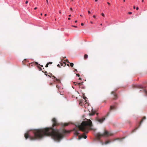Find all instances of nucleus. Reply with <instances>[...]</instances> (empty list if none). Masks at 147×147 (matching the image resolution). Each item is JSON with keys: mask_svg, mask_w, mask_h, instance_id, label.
Masks as SVG:
<instances>
[{"mask_svg": "<svg viewBox=\"0 0 147 147\" xmlns=\"http://www.w3.org/2000/svg\"><path fill=\"white\" fill-rule=\"evenodd\" d=\"M52 121L53 122L52 127L34 130L33 136H29L27 133L25 134L24 136L26 139L29 138L31 140H33L41 139L44 136H51L55 140H60L63 138L65 134L69 132L65 129H54L53 127L58 126L60 124L55 118L52 119Z\"/></svg>", "mask_w": 147, "mask_h": 147, "instance_id": "nucleus-1", "label": "nucleus"}, {"mask_svg": "<svg viewBox=\"0 0 147 147\" xmlns=\"http://www.w3.org/2000/svg\"><path fill=\"white\" fill-rule=\"evenodd\" d=\"M92 126V123L90 120H87L86 121L82 122L81 125H76L79 130L87 133L88 132V128Z\"/></svg>", "mask_w": 147, "mask_h": 147, "instance_id": "nucleus-2", "label": "nucleus"}, {"mask_svg": "<svg viewBox=\"0 0 147 147\" xmlns=\"http://www.w3.org/2000/svg\"><path fill=\"white\" fill-rule=\"evenodd\" d=\"M112 135V134L109 132L105 130L104 133L102 134H101L99 133H97L96 134V136L97 139L99 140L102 136L107 137L109 136H111Z\"/></svg>", "mask_w": 147, "mask_h": 147, "instance_id": "nucleus-3", "label": "nucleus"}, {"mask_svg": "<svg viewBox=\"0 0 147 147\" xmlns=\"http://www.w3.org/2000/svg\"><path fill=\"white\" fill-rule=\"evenodd\" d=\"M110 113V112H108L107 115L103 118L101 119H98V121L100 123H102L105 120V117L108 116Z\"/></svg>", "mask_w": 147, "mask_h": 147, "instance_id": "nucleus-4", "label": "nucleus"}, {"mask_svg": "<svg viewBox=\"0 0 147 147\" xmlns=\"http://www.w3.org/2000/svg\"><path fill=\"white\" fill-rule=\"evenodd\" d=\"M86 97L84 98V99H82L81 100H80V102L79 103V104L81 106H82L84 105V102H85L86 101V100L85 98Z\"/></svg>", "mask_w": 147, "mask_h": 147, "instance_id": "nucleus-5", "label": "nucleus"}, {"mask_svg": "<svg viewBox=\"0 0 147 147\" xmlns=\"http://www.w3.org/2000/svg\"><path fill=\"white\" fill-rule=\"evenodd\" d=\"M111 94L113 95L114 97L113 98V99L115 100L117 98V95L115 94V92L112 91L111 92Z\"/></svg>", "mask_w": 147, "mask_h": 147, "instance_id": "nucleus-6", "label": "nucleus"}, {"mask_svg": "<svg viewBox=\"0 0 147 147\" xmlns=\"http://www.w3.org/2000/svg\"><path fill=\"white\" fill-rule=\"evenodd\" d=\"M87 138V136L86 135H84V134L83 135H82L81 136H79L78 137V139L79 140L81 139L82 138H83L84 139H86Z\"/></svg>", "mask_w": 147, "mask_h": 147, "instance_id": "nucleus-7", "label": "nucleus"}, {"mask_svg": "<svg viewBox=\"0 0 147 147\" xmlns=\"http://www.w3.org/2000/svg\"><path fill=\"white\" fill-rule=\"evenodd\" d=\"M74 130L75 131L74 133L75 135L76 136H78L79 134L78 130H76L75 129H74Z\"/></svg>", "mask_w": 147, "mask_h": 147, "instance_id": "nucleus-8", "label": "nucleus"}, {"mask_svg": "<svg viewBox=\"0 0 147 147\" xmlns=\"http://www.w3.org/2000/svg\"><path fill=\"white\" fill-rule=\"evenodd\" d=\"M60 63L61 66H63L64 67L66 65V63L65 62Z\"/></svg>", "mask_w": 147, "mask_h": 147, "instance_id": "nucleus-9", "label": "nucleus"}, {"mask_svg": "<svg viewBox=\"0 0 147 147\" xmlns=\"http://www.w3.org/2000/svg\"><path fill=\"white\" fill-rule=\"evenodd\" d=\"M53 77L55 78V80L57 82H60V83H61L60 82H61V81H60V80L59 79H57V78H56L55 76H53Z\"/></svg>", "mask_w": 147, "mask_h": 147, "instance_id": "nucleus-10", "label": "nucleus"}, {"mask_svg": "<svg viewBox=\"0 0 147 147\" xmlns=\"http://www.w3.org/2000/svg\"><path fill=\"white\" fill-rule=\"evenodd\" d=\"M115 106H110V111H111L113 109H115Z\"/></svg>", "mask_w": 147, "mask_h": 147, "instance_id": "nucleus-11", "label": "nucleus"}, {"mask_svg": "<svg viewBox=\"0 0 147 147\" xmlns=\"http://www.w3.org/2000/svg\"><path fill=\"white\" fill-rule=\"evenodd\" d=\"M111 142V141L110 140H107L105 142V144H107Z\"/></svg>", "mask_w": 147, "mask_h": 147, "instance_id": "nucleus-12", "label": "nucleus"}, {"mask_svg": "<svg viewBox=\"0 0 147 147\" xmlns=\"http://www.w3.org/2000/svg\"><path fill=\"white\" fill-rule=\"evenodd\" d=\"M146 119V117H144L142 119V120L141 121H140V124H141L143 121L145 119Z\"/></svg>", "mask_w": 147, "mask_h": 147, "instance_id": "nucleus-13", "label": "nucleus"}, {"mask_svg": "<svg viewBox=\"0 0 147 147\" xmlns=\"http://www.w3.org/2000/svg\"><path fill=\"white\" fill-rule=\"evenodd\" d=\"M31 63L33 65H39L38 63L37 62H34L33 63Z\"/></svg>", "mask_w": 147, "mask_h": 147, "instance_id": "nucleus-14", "label": "nucleus"}, {"mask_svg": "<svg viewBox=\"0 0 147 147\" xmlns=\"http://www.w3.org/2000/svg\"><path fill=\"white\" fill-rule=\"evenodd\" d=\"M88 58V55L86 54H85L84 55V59H86Z\"/></svg>", "mask_w": 147, "mask_h": 147, "instance_id": "nucleus-15", "label": "nucleus"}, {"mask_svg": "<svg viewBox=\"0 0 147 147\" xmlns=\"http://www.w3.org/2000/svg\"><path fill=\"white\" fill-rule=\"evenodd\" d=\"M69 124V123H64L63 125L64 126H68Z\"/></svg>", "mask_w": 147, "mask_h": 147, "instance_id": "nucleus-16", "label": "nucleus"}, {"mask_svg": "<svg viewBox=\"0 0 147 147\" xmlns=\"http://www.w3.org/2000/svg\"><path fill=\"white\" fill-rule=\"evenodd\" d=\"M75 85H79V86H80L82 85V83H76V84H75Z\"/></svg>", "mask_w": 147, "mask_h": 147, "instance_id": "nucleus-17", "label": "nucleus"}, {"mask_svg": "<svg viewBox=\"0 0 147 147\" xmlns=\"http://www.w3.org/2000/svg\"><path fill=\"white\" fill-rule=\"evenodd\" d=\"M38 69L40 71L42 70V68L41 67H40L38 65Z\"/></svg>", "mask_w": 147, "mask_h": 147, "instance_id": "nucleus-18", "label": "nucleus"}, {"mask_svg": "<svg viewBox=\"0 0 147 147\" xmlns=\"http://www.w3.org/2000/svg\"><path fill=\"white\" fill-rule=\"evenodd\" d=\"M69 63L70 64V66L71 67H72L74 65L73 63Z\"/></svg>", "mask_w": 147, "mask_h": 147, "instance_id": "nucleus-19", "label": "nucleus"}, {"mask_svg": "<svg viewBox=\"0 0 147 147\" xmlns=\"http://www.w3.org/2000/svg\"><path fill=\"white\" fill-rule=\"evenodd\" d=\"M95 113V112H94L93 113L92 112L90 114V115H94Z\"/></svg>", "mask_w": 147, "mask_h": 147, "instance_id": "nucleus-20", "label": "nucleus"}, {"mask_svg": "<svg viewBox=\"0 0 147 147\" xmlns=\"http://www.w3.org/2000/svg\"><path fill=\"white\" fill-rule=\"evenodd\" d=\"M138 88H143V87L141 86H138V87H137Z\"/></svg>", "mask_w": 147, "mask_h": 147, "instance_id": "nucleus-21", "label": "nucleus"}, {"mask_svg": "<svg viewBox=\"0 0 147 147\" xmlns=\"http://www.w3.org/2000/svg\"><path fill=\"white\" fill-rule=\"evenodd\" d=\"M138 127H136V128L135 129H134V130H133V131H132V132H134L135 131L137 130V129H138Z\"/></svg>", "mask_w": 147, "mask_h": 147, "instance_id": "nucleus-22", "label": "nucleus"}, {"mask_svg": "<svg viewBox=\"0 0 147 147\" xmlns=\"http://www.w3.org/2000/svg\"><path fill=\"white\" fill-rule=\"evenodd\" d=\"M25 61H26L28 62V60H27V59H25L24 60V61H23V62H24Z\"/></svg>", "mask_w": 147, "mask_h": 147, "instance_id": "nucleus-23", "label": "nucleus"}, {"mask_svg": "<svg viewBox=\"0 0 147 147\" xmlns=\"http://www.w3.org/2000/svg\"><path fill=\"white\" fill-rule=\"evenodd\" d=\"M45 74V75H46V76H47V71H45V72H44Z\"/></svg>", "mask_w": 147, "mask_h": 147, "instance_id": "nucleus-24", "label": "nucleus"}, {"mask_svg": "<svg viewBox=\"0 0 147 147\" xmlns=\"http://www.w3.org/2000/svg\"><path fill=\"white\" fill-rule=\"evenodd\" d=\"M48 65H49V63H47L46 64V65H45V67H48Z\"/></svg>", "mask_w": 147, "mask_h": 147, "instance_id": "nucleus-25", "label": "nucleus"}, {"mask_svg": "<svg viewBox=\"0 0 147 147\" xmlns=\"http://www.w3.org/2000/svg\"><path fill=\"white\" fill-rule=\"evenodd\" d=\"M49 63V65L50 64H52V62H49V63Z\"/></svg>", "mask_w": 147, "mask_h": 147, "instance_id": "nucleus-26", "label": "nucleus"}, {"mask_svg": "<svg viewBox=\"0 0 147 147\" xmlns=\"http://www.w3.org/2000/svg\"><path fill=\"white\" fill-rule=\"evenodd\" d=\"M101 15L103 16V17L105 16V15L103 13H102L101 14Z\"/></svg>", "mask_w": 147, "mask_h": 147, "instance_id": "nucleus-27", "label": "nucleus"}, {"mask_svg": "<svg viewBox=\"0 0 147 147\" xmlns=\"http://www.w3.org/2000/svg\"><path fill=\"white\" fill-rule=\"evenodd\" d=\"M144 92L147 95V91L146 90H144Z\"/></svg>", "mask_w": 147, "mask_h": 147, "instance_id": "nucleus-28", "label": "nucleus"}, {"mask_svg": "<svg viewBox=\"0 0 147 147\" xmlns=\"http://www.w3.org/2000/svg\"><path fill=\"white\" fill-rule=\"evenodd\" d=\"M128 13L129 14H131L132 13L131 12H128Z\"/></svg>", "mask_w": 147, "mask_h": 147, "instance_id": "nucleus-29", "label": "nucleus"}, {"mask_svg": "<svg viewBox=\"0 0 147 147\" xmlns=\"http://www.w3.org/2000/svg\"><path fill=\"white\" fill-rule=\"evenodd\" d=\"M72 26L73 27H75V28H77V26Z\"/></svg>", "mask_w": 147, "mask_h": 147, "instance_id": "nucleus-30", "label": "nucleus"}, {"mask_svg": "<svg viewBox=\"0 0 147 147\" xmlns=\"http://www.w3.org/2000/svg\"><path fill=\"white\" fill-rule=\"evenodd\" d=\"M66 62H67V63H69V62L68 61V60L67 59L66 60Z\"/></svg>", "mask_w": 147, "mask_h": 147, "instance_id": "nucleus-31", "label": "nucleus"}, {"mask_svg": "<svg viewBox=\"0 0 147 147\" xmlns=\"http://www.w3.org/2000/svg\"><path fill=\"white\" fill-rule=\"evenodd\" d=\"M46 1H47V4H48L49 3H48V0H46Z\"/></svg>", "mask_w": 147, "mask_h": 147, "instance_id": "nucleus-32", "label": "nucleus"}, {"mask_svg": "<svg viewBox=\"0 0 147 147\" xmlns=\"http://www.w3.org/2000/svg\"><path fill=\"white\" fill-rule=\"evenodd\" d=\"M28 3V1H26L25 3H26V4H27Z\"/></svg>", "mask_w": 147, "mask_h": 147, "instance_id": "nucleus-33", "label": "nucleus"}, {"mask_svg": "<svg viewBox=\"0 0 147 147\" xmlns=\"http://www.w3.org/2000/svg\"><path fill=\"white\" fill-rule=\"evenodd\" d=\"M138 9H139L138 7H137L136 8V10H138Z\"/></svg>", "mask_w": 147, "mask_h": 147, "instance_id": "nucleus-34", "label": "nucleus"}, {"mask_svg": "<svg viewBox=\"0 0 147 147\" xmlns=\"http://www.w3.org/2000/svg\"><path fill=\"white\" fill-rule=\"evenodd\" d=\"M84 25V24L83 23H81V26H83Z\"/></svg>", "mask_w": 147, "mask_h": 147, "instance_id": "nucleus-35", "label": "nucleus"}, {"mask_svg": "<svg viewBox=\"0 0 147 147\" xmlns=\"http://www.w3.org/2000/svg\"><path fill=\"white\" fill-rule=\"evenodd\" d=\"M107 3L109 5H110V3H109V2H107Z\"/></svg>", "mask_w": 147, "mask_h": 147, "instance_id": "nucleus-36", "label": "nucleus"}, {"mask_svg": "<svg viewBox=\"0 0 147 147\" xmlns=\"http://www.w3.org/2000/svg\"><path fill=\"white\" fill-rule=\"evenodd\" d=\"M88 13L89 14H90V13H91V12H90V11H88Z\"/></svg>", "mask_w": 147, "mask_h": 147, "instance_id": "nucleus-37", "label": "nucleus"}, {"mask_svg": "<svg viewBox=\"0 0 147 147\" xmlns=\"http://www.w3.org/2000/svg\"><path fill=\"white\" fill-rule=\"evenodd\" d=\"M76 75H77V76H78V77H79V76H80V75H79V74H76Z\"/></svg>", "mask_w": 147, "mask_h": 147, "instance_id": "nucleus-38", "label": "nucleus"}, {"mask_svg": "<svg viewBox=\"0 0 147 147\" xmlns=\"http://www.w3.org/2000/svg\"><path fill=\"white\" fill-rule=\"evenodd\" d=\"M57 66L58 67H60V65L58 64V65H57Z\"/></svg>", "mask_w": 147, "mask_h": 147, "instance_id": "nucleus-39", "label": "nucleus"}, {"mask_svg": "<svg viewBox=\"0 0 147 147\" xmlns=\"http://www.w3.org/2000/svg\"><path fill=\"white\" fill-rule=\"evenodd\" d=\"M93 17L94 18H96V16H95V15H94V16H93Z\"/></svg>", "mask_w": 147, "mask_h": 147, "instance_id": "nucleus-40", "label": "nucleus"}, {"mask_svg": "<svg viewBox=\"0 0 147 147\" xmlns=\"http://www.w3.org/2000/svg\"><path fill=\"white\" fill-rule=\"evenodd\" d=\"M90 22L92 24H93V22H92V21H91Z\"/></svg>", "mask_w": 147, "mask_h": 147, "instance_id": "nucleus-41", "label": "nucleus"}, {"mask_svg": "<svg viewBox=\"0 0 147 147\" xmlns=\"http://www.w3.org/2000/svg\"><path fill=\"white\" fill-rule=\"evenodd\" d=\"M77 20H76L75 21V22L76 23H77Z\"/></svg>", "mask_w": 147, "mask_h": 147, "instance_id": "nucleus-42", "label": "nucleus"}, {"mask_svg": "<svg viewBox=\"0 0 147 147\" xmlns=\"http://www.w3.org/2000/svg\"><path fill=\"white\" fill-rule=\"evenodd\" d=\"M133 8H134V9H135V8H136L135 6H134V7H133Z\"/></svg>", "mask_w": 147, "mask_h": 147, "instance_id": "nucleus-43", "label": "nucleus"}, {"mask_svg": "<svg viewBox=\"0 0 147 147\" xmlns=\"http://www.w3.org/2000/svg\"><path fill=\"white\" fill-rule=\"evenodd\" d=\"M70 10H71V11H72V8L71 7V8H70Z\"/></svg>", "mask_w": 147, "mask_h": 147, "instance_id": "nucleus-44", "label": "nucleus"}, {"mask_svg": "<svg viewBox=\"0 0 147 147\" xmlns=\"http://www.w3.org/2000/svg\"><path fill=\"white\" fill-rule=\"evenodd\" d=\"M36 9H37V7H36L34 8V10Z\"/></svg>", "mask_w": 147, "mask_h": 147, "instance_id": "nucleus-45", "label": "nucleus"}, {"mask_svg": "<svg viewBox=\"0 0 147 147\" xmlns=\"http://www.w3.org/2000/svg\"><path fill=\"white\" fill-rule=\"evenodd\" d=\"M70 19H71V18H68V20H70Z\"/></svg>", "mask_w": 147, "mask_h": 147, "instance_id": "nucleus-46", "label": "nucleus"}, {"mask_svg": "<svg viewBox=\"0 0 147 147\" xmlns=\"http://www.w3.org/2000/svg\"><path fill=\"white\" fill-rule=\"evenodd\" d=\"M48 76H49L50 77H51L50 76V75H48Z\"/></svg>", "mask_w": 147, "mask_h": 147, "instance_id": "nucleus-47", "label": "nucleus"}, {"mask_svg": "<svg viewBox=\"0 0 147 147\" xmlns=\"http://www.w3.org/2000/svg\"><path fill=\"white\" fill-rule=\"evenodd\" d=\"M67 65L68 66H69V64H67Z\"/></svg>", "mask_w": 147, "mask_h": 147, "instance_id": "nucleus-48", "label": "nucleus"}, {"mask_svg": "<svg viewBox=\"0 0 147 147\" xmlns=\"http://www.w3.org/2000/svg\"><path fill=\"white\" fill-rule=\"evenodd\" d=\"M71 16V15H69V17H70Z\"/></svg>", "mask_w": 147, "mask_h": 147, "instance_id": "nucleus-49", "label": "nucleus"}, {"mask_svg": "<svg viewBox=\"0 0 147 147\" xmlns=\"http://www.w3.org/2000/svg\"><path fill=\"white\" fill-rule=\"evenodd\" d=\"M142 2H143L144 1V0H142Z\"/></svg>", "mask_w": 147, "mask_h": 147, "instance_id": "nucleus-50", "label": "nucleus"}, {"mask_svg": "<svg viewBox=\"0 0 147 147\" xmlns=\"http://www.w3.org/2000/svg\"><path fill=\"white\" fill-rule=\"evenodd\" d=\"M98 0H95V2H97L98 1Z\"/></svg>", "mask_w": 147, "mask_h": 147, "instance_id": "nucleus-51", "label": "nucleus"}, {"mask_svg": "<svg viewBox=\"0 0 147 147\" xmlns=\"http://www.w3.org/2000/svg\"><path fill=\"white\" fill-rule=\"evenodd\" d=\"M45 16H47V14H45Z\"/></svg>", "mask_w": 147, "mask_h": 147, "instance_id": "nucleus-52", "label": "nucleus"}, {"mask_svg": "<svg viewBox=\"0 0 147 147\" xmlns=\"http://www.w3.org/2000/svg\"><path fill=\"white\" fill-rule=\"evenodd\" d=\"M100 25L101 26H102V24H101H101H100Z\"/></svg>", "mask_w": 147, "mask_h": 147, "instance_id": "nucleus-53", "label": "nucleus"}, {"mask_svg": "<svg viewBox=\"0 0 147 147\" xmlns=\"http://www.w3.org/2000/svg\"><path fill=\"white\" fill-rule=\"evenodd\" d=\"M75 71H77V69H75Z\"/></svg>", "mask_w": 147, "mask_h": 147, "instance_id": "nucleus-54", "label": "nucleus"}, {"mask_svg": "<svg viewBox=\"0 0 147 147\" xmlns=\"http://www.w3.org/2000/svg\"><path fill=\"white\" fill-rule=\"evenodd\" d=\"M79 79L80 80H81V78H79Z\"/></svg>", "mask_w": 147, "mask_h": 147, "instance_id": "nucleus-55", "label": "nucleus"}, {"mask_svg": "<svg viewBox=\"0 0 147 147\" xmlns=\"http://www.w3.org/2000/svg\"><path fill=\"white\" fill-rule=\"evenodd\" d=\"M125 0H123V1L124 2H125Z\"/></svg>", "mask_w": 147, "mask_h": 147, "instance_id": "nucleus-56", "label": "nucleus"}, {"mask_svg": "<svg viewBox=\"0 0 147 147\" xmlns=\"http://www.w3.org/2000/svg\"><path fill=\"white\" fill-rule=\"evenodd\" d=\"M73 83H76V82H73Z\"/></svg>", "mask_w": 147, "mask_h": 147, "instance_id": "nucleus-57", "label": "nucleus"}, {"mask_svg": "<svg viewBox=\"0 0 147 147\" xmlns=\"http://www.w3.org/2000/svg\"><path fill=\"white\" fill-rule=\"evenodd\" d=\"M41 67H43V65H41Z\"/></svg>", "mask_w": 147, "mask_h": 147, "instance_id": "nucleus-58", "label": "nucleus"}, {"mask_svg": "<svg viewBox=\"0 0 147 147\" xmlns=\"http://www.w3.org/2000/svg\"><path fill=\"white\" fill-rule=\"evenodd\" d=\"M59 13H61V12L60 11H59Z\"/></svg>", "mask_w": 147, "mask_h": 147, "instance_id": "nucleus-59", "label": "nucleus"}, {"mask_svg": "<svg viewBox=\"0 0 147 147\" xmlns=\"http://www.w3.org/2000/svg\"><path fill=\"white\" fill-rule=\"evenodd\" d=\"M81 83H83V82H81Z\"/></svg>", "mask_w": 147, "mask_h": 147, "instance_id": "nucleus-60", "label": "nucleus"}, {"mask_svg": "<svg viewBox=\"0 0 147 147\" xmlns=\"http://www.w3.org/2000/svg\"><path fill=\"white\" fill-rule=\"evenodd\" d=\"M56 86L57 88V85Z\"/></svg>", "mask_w": 147, "mask_h": 147, "instance_id": "nucleus-61", "label": "nucleus"}]
</instances>
